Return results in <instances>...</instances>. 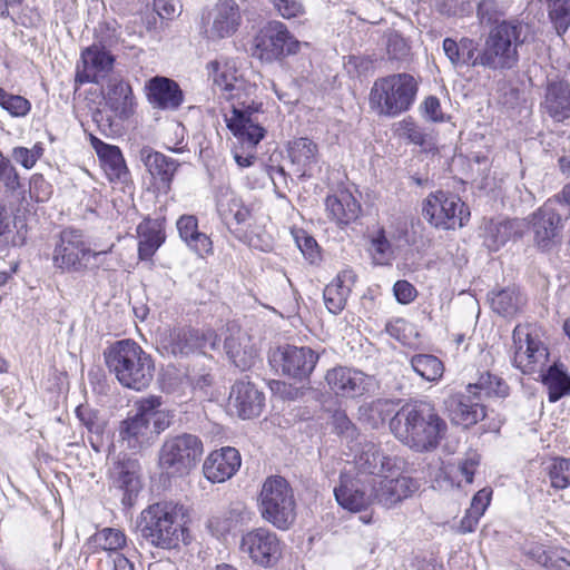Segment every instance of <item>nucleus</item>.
Returning a JSON list of instances; mask_svg holds the SVG:
<instances>
[{
	"mask_svg": "<svg viewBox=\"0 0 570 570\" xmlns=\"http://www.w3.org/2000/svg\"><path fill=\"white\" fill-rule=\"evenodd\" d=\"M208 69L215 88L232 104L230 114L225 115L227 128L235 137L255 146L266 132L259 121L262 104L253 99L256 86L244 78L233 60L212 61Z\"/></svg>",
	"mask_w": 570,
	"mask_h": 570,
	"instance_id": "1",
	"label": "nucleus"
},
{
	"mask_svg": "<svg viewBox=\"0 0 570 570\" xmlns=\"http://www.w3.org/2000/svg\"><path fill=\"white\" fill-rule=\"evenodd\" d=\"M390 428L395 438L412 450L429 452L438 448L446 423L430 403L419 402L397 411Z\"/></svg>",
	"mask_w": 570,
	"mask_h": 570,
	"instance_id": "2",
	"label": "nucleus"
},
{
	"mask_svg": "<svg viewBox=\"0 0 570 570\" xmlns=\"http://www.w3.org/2000/svg\"><path fill=\"white\" fill-rule=\"evenodd\" d=\"M104 357L107 368L124 387L142 391L153 382L154 360L135 341L127 338L112 343L105 350Z\"/></svg>",
	"mask_w": 570,
	"mask_h": 570,
	"instance_id": "3",
	"label": "nucleus"
},
{
	"mask_svg": "<svg viewBox=\"0 0 570 570\" xmlns=\"http://www.w3.org/2000/svg\"><path fill=\"white\" fill-rule=\"evenodd\" d=\"M114 244L106 248H91L79 229L65 228L58 235L52 250V265L61 273L83 274L99 268L111 269L106 256L111 252Z\"/></svg>",
	"mask_w": 570,
	"mask_h": 570,
	"instance_id": "4",
	"label": "nucleus"
},
{
	"mask_svg": "<svg viewBox=\"0 0 570 570\" xmlns=\"http://www.w3.org/2000/svg\"><path fill=\"white\" fill-rule=\"evenodd\" d=\"M186 510L174 502H158L141 512L142 535L154 546L171 549L184 540Z\"/></svg>",
	"mask_w": 570,
	"mask_h": 570,
	"instance_id": "5",
	"label": "nucleus"
},
{
	"mask_svg": "<svg viewBox=\"0 0 570 570\" xmlns=\"http://www.w3.org/2000/svg\"><path fill=\"white\" fill-rule=\"evenodd\" d=\"M417 94V82L410 73L377 78L370 91L368 104L379 116L396 117L407 111Z\"/></svg>",
	"mask_w": 570,
	"mask_h": 570,
	"instance_id": "6",
	"label": "nucleus"
},
{
	"mask_svg": "<svg viewBox=\"0 0 570 570\" xmlns=\"http://www.w3.org/2000/svg\"><path fill=\"white\" fill-rule=\"evenodd\" d=\"M262 518L279 530H287L296 519L294 491L286 479L269 476L259 493Z\"/></svg>",
	"mask_w": 570,
	"mask_h": 570,
	"instance_id": "7",
	"label": "nucleus"
},
{
	"mask_svg": "<svg viewBox=\"0 0 570 570\" xmlns=\"http://www.w3.org/2000/svg\"><path fill=\"white\" fill-rule=\"evenodd\" d=\"M522 26L513 21H502L489 32L481 50V66L490 69H511L518 60V47Z\"/></svg>",
	"mask_w": 570,
	"mask_h": 570,
	"instance_id": "8",
	"label": "nucleus"
},
{
	"mask_svg": "<svg viewBox=\"0 0 570 570\" xmlns=\"http://www.w3.org/2000/svg\"><path fill=\"white\" fill-rule=\"evenodd\" d=\"M203 442L194 434L167 436L158 452V465L168 475L187 474L203 455Z\"/></svg>",
	"mask_w": 570,
	"mask_h": 570,
	"instance_id": "9",
	"label": "nucleus"
},
{
	"mask_svg": "<svg viewBox=\"0 0 570 570\" xmlns=\"http://www.w3.org/2000/svg\"><path fill=\"white\" fill-rule=\"evenodd\" d=\"M301 42L281 21L267 22L254 39V55L264 61L279 60L299 51Z\"/></svg>",
	"mask_w": 570,
	"mask_h": 570,
	"instance_id": "10",
	"label": "nucleus"
},
{
	"mask_svg": "<svg viewBox=\"0 0 570 570\" xmlns=\"http://www.w3.org/2000/svg\"><path fill=\"white\" fill-rule=\"evenodd\" d=\"M422 212L431 225L442 229L462 227L470 216L460 197L442 190L431 193L426 197Z\"/></svg>",
	"mask_w": 570,
	"mask_h": 570,
	"instance_id": "11",
	"label": "nucleus"
},
{
	"mask_svg": "<svg viewBox=\"0 0 570 570\" xmlns=\"http://www.w3.org/2000/svg\"><path fill=\"white\" fill-rule=\"evenodd\" d=\"M397 473H384L379 478H371L372 503L391 509L412 497L419 490L420 484L416 480Z\"/></svg>",
	"mask_w": 570,
	"mask_h": 570,
	"instance_id": "12",
	"label": "nucleus"
},
{
	"mask_svg": "<svg viewBox=\"0 0 570 570\" xmlns=\"http://www.w3.org/2000/svg\"><path fill=\"white\" fill-rule=\"evenodd\" d=\"M239 550L256 564L269 568L282 557V542L277 534L266 528H256L240 538Z\"/></svg>",
	"mask_w": 570,
	"mask_h": 570,
	"instance_id": "13",
	"label": "nucleus"
},
{
	"mask_svg": "<svg viewBox=\"0 0 570 570\" xmlns=\"http://www.w3.org/2000/svg\"><path fill=\"white\" fill-rule=\"evenodd\" d=\"M513 365L524 374L541 371L548 360V350L533 337L528 325H518L513 330Z\"/></svg>",
	"mask_w": 570,
	"mask_h": 570,
	"instance_id": "14",
	"label": "nucleus"
},
{
	"mask_svg": "<svg viewBox=\"0 0 570 570\" xmlns=\"http://www.w3.org/2000/svg\"><path fill=\"white\" fill-rule=\"evenodd\" d=\"M242 22V12L235 0H218L205 18L204 32L210 40L232 37Z\"/></svg>",
	"mask_w": 570,
	"mask_h": 570,
	"instance_id": "15",
	"label": "nucleus"
},
{
	"mask_svg": "<svg viewBox=\"0 0 570 570\" xmlns=\"http://www.w3.org/2000/svg\"><path fill=\"white\" fill-rule=\"evenodd\" d=\"M317 361L318 354L311 347L294 345L278 347L271 358V362L281 367L284 375L299 381L312 374Z\"/></svg>",
	"mask_w": 570,
	"mask_h": 570,
	"instance_id": "16",
	"label": "nucleus"
},
{
	"mask_svg": "<svg viewBox=\"0 0 570 570\" xmlns=\"http://www.w3.org/2000/svg\"><path fill=\"white\" fill-rule=\"evenodd\" d=\"M224 335V350L229 361L240 371L253 367L258 358V350L250 335L234 322L226 325Z\"/></svg>",
	"mask_w": 570,
	"mask_h": 570,
	"instance_id": "17",
	"label": "nucleus"
},
{
	"mask_svg": "<svg viewBox=\"0 0 570 570\" xmlns=\"http://www.w3.org/2000/svg\"><path fill=\"white\" fill-rule=\"evenodd\" d=\"M354 464L357 470L356 475L379 478L384 473L399 472L402 460L396 456L384 455L376 443L365 441L360 443L354 458Z\"/></svg>",
	"mask_w": 570,
	"mask_h": 570,
	"instance_id": "18",
	"label": "nucleus"
},
{
	"mask_svg": "<svg viewBox=\"0 0 570 570\" xmlns=\"http://www.w3.org/2000/svg\"><path fill=\"white\" fill-rule=\"evenodd\" d=\"M563 206V202L559 197H556L547 200L533 213L531 224L534 240L540 248H549L554 237L558 235L559 229L562 227L560 207Z\"/></svg>",
	"mask_w": 570,
	"mask_h": 570,
	"instance_id": "19",
	"label": "nucleus"
},
{
	"mask_svg": "<svg viewBox=\"0 0 570 570\" xmlns=\"http://www.w3.org/2000/svg\"><path fill=\"white\" fill-rule=\"evenodd\" d=\"M371 478L342 473L338 487L334 488L337 503L345 510L357 512L372 504V494L366 492Z\"/></svg>",
	"mask_w": 570,
	"mask_h": 570,
	"instance_id": "20",
	"label": "nucleus"
},
{
	"mask_svg": "<svg viewBox=\"0 0 570 570\" xmlns=\"http://www.w3.org/2000/svg\"><path fill=\"white\" fill-rule=\"evenodd\" d=\"M325 381L328 389L337 396L357 397L368 391L371 377L358 370L336 366L327 371Z\"/></svg>",
	"mask_w": 570,
	"mask_h": 570,
	"instance_id": "21",
	"label": "nucleus"
},
{
	"mask_svg": "<svg viewBox=\"0 0 570 570\" xmlns=\"http://www.w3.org/2000/svg\"><path fill=\"white\" fill-rule=\"evenodd\" d=\"M150 403L137 402V411L135 414H129L119 426V438L128 449L140 450L147 446L153 439L151 426L148 425L147 416L148 411L151 409Z\"/></svg>",
	"mask_w": 570,
	"mask_h": 570,
	"instance_id": "22",
	"label": "nucleus"
},
{
	"mask_svg": "<svg viewBox=\"0 0 570 570\" xmlns=\"http://www.w3.org/2000/svg\"><path fill=\"white\" fill-rule=\"evenodd\" d=\"M218 347L217 335L214 331H206L202 335L193 328H175L165 342V348L174 355H189L196 351Z\"/></svg>",
	"mask_w": 570,
	"mask_h": 570,
	"instance_id": "23",
	"label": "nucleus"
},
{
	"mask_svg": "<svg viewBox=\"0 0 570 570\" xmlns=\"http://www.w3.org/2000/svg\"><path fill=\"white\" fill-rule=\"evenodd\" d=\"M229 405L244 420L259 416L265 405V395L253 383L237 381L229 393Z\"/></svg>",
	"mask_w": 570,
	"mask_h": 570,
	"instance_id": "24",
	"label": "nucleus"
},
{
	"mask_svg": "<svg viewBox=\"0 0 570 570\" xmlns=\"http://www.w3.org/2000/svg\"><path fill=\"white\" fill-rule=\"evenodd\" d=\"M242 459L235 448L225 446L213 451L203 465L204 475L213 483L225 482L240 468Z\"/></svg>",
	"mask_w": 570,
	"mask_h": 570,
	"instance_id": "25",
	"label": "nucleus"
},
{
	"mask_svg": "<svg viewBox=\"0 0 570 570\" xmlns=\"http://www.w3.org/2000/svg\"><path fill=\"white\" fill-rule=\"evenodd\" d=\"M445 407L453 423L470 426L485 417L481 400L474 399L473 393H454L445 400Z\"/></svg>",
	"mask_w": 570,
	"mask_h": 570,
	"instance_id": "26",
	"label": "nucleus"
},
{
	"mask_svg": "<svg viewBox=\"0 0 570 570\" xmlns=\"http://www.w3.org/2000/svg\"><path fill=\"white\" fill-rule=\"evenodd\" d=\"M146 90L149 102L159 109L177 110L184 101L179 85L167 77L156 76L149 79Z\"/></svg>",
	"mask_w": 570,
	"mask_h": 570,
	"instance_id": "27",
	"label": "nucleus"
},
{
	"mask_svg": "<svg viewBox=\"0 0 570 570\" xmlns=\"http://www.w3.org/2000/svg\"><path fill=\"white\" fill-rule=\"evenodd\" d=\"M102 169L110 181H125L129 175L125 158L119 147L108 145L95 136H90Z\"/></svg>",
	"mask_w": 570,
	"mask_h": 570,
	"instance_id": "28",
	"label": "nucleus"
},
{
	"mask_svg": "<svg viewBox=\"0 0 570 570\" xmlns=\"http://www.w3.org/2000/svg\"><path fill=\"white\" fill-rule=\"evenodd\" d=\"M328 217L340 226L356 220L361 214V205L348 190H341L328 196L325 202Z\"/></svg>",
	"mask_w": 570,
	"mask_h": 570,
	"instance_id": "29",
	"label": "nucleus"
},
{
	"mask_svg": "<svg viewBox=\"0 0 570 570\" xmlns=\"http://www.w3.org/2000/svg\"><path fill=\"white\" fill-rule=\"evenodd\" d=\"M355 282V272L352 269H344L325 287L323 296L325 306L330 313L336 315L344 309L351 288Z\"/></svg>",
	"mask_w": 570,
	"mask_h": 570,
	"instance_id": "30",
	"label": "nucleus"
},
{
	"mask_svg": "<svg viewBox=\"0 0 570 570\" xmlns=\"http://www.w3.org/2000/svg\"><path fill=\"white\" fill-rule=\"evenodd\" d=\"M139 159L151 176L159 178L163 185L169 188L179 164L149 146L139 150Z\"/></svg>",
	"mask_w": 570,
	"mask_h": 570,
	"instance_id": "31",
	"label": "nucleus"
},
{
	"mask_svg": "<svg viewBox=\"0 0 570 570\" xmlns=\"http://www.w3.org/2000/svg\"><path fill=\"white\" fill-rule=\"evenodd\" d=\"M112 484L129 497L140 488V464L137 459L119 458L110 469Z\"/></svg>",
	"mask_w": 570,
	"mask_h": 570,
	"instance_id": "32",
	"label": "nucleus"
},
{
	"mask_svg": "<svg viewBox=\"0 0 570 570\" xmlns=\"http://www.w3.org/2000/svg\"><path fill=\"white\" fill-rule=\"evenodd\" d=\"M176 226L181 240L197 255L204 256L212 252L213 243L207 234L198 229L196 216L183 215Z\"/></svg>",
	"mask_w": 570,
	"mask_h": 570,
	"instance_id": "33",
	"label": "nucleus"
},
{
	"mask_svg": "<svg viewBox=\"0 0 570 570\" xmlns=\"http://www.w3.org/2000/svg\"><path fill=\"white\" fill-rule=\"evenodd\" d=\"M543 108L556 121L568 119L570 117V85L563 81L549 83Z\"/></svg>",
	"mask_w": 570,
	"mask_h": 570,
	"instance_id": "34",
	"label": "nucleus"
},
{
	"mask_svg": "<svg viewBox=\"0 0 570 570\" xmlns=\"http://www.w3.org/2000/svg\"><path fill=\"white\" fill-rule=\"evenodd\" d=\"M287 153L299 177L311 176L309 170L318 160L317 145L306 137L288 142Z\"/></svg>",
	"mask_w": 570,
	"mask_h": 570,
	"instance_id": "35",
	"label": "nucleus"
},
{
	"mask_svg": "<svg viewBox=\"0 0 570 570\" xmlns=\"http://www.w3.org/2000/svg\"><path fill=\"white\" fill-rule=\"evenodd\" d=\"M216 207L219 217L226 225L235 222L237 225L245 223L249 217V210L229 187H220L216 194Z\"/></svg>",
	"mask_w": 570,
	"mask_h": 570,
	"instance_id": "36",
	"label": "nucleus"
},
{
	"mask_svg": "<svg viewBox=\"0 0 570 570\" xmlns=\"http://www.w3.org/2000/svg\"><path fill=\"white\" fill-rule=\"evenodd\" d=\"M106 102L120 118L127 119L134 112V96L131 87L119 78L109 79Z\"/></svg>",
	"mask_w": 570,
	"mask_h": 570,
	"instance_id": "37",
	"label": "nucleus"
},
{
	"mask_svg": "<svg viewBox=\"0 0 570 570\" xmlns=\"http://www.w3.org/2000/svg\"><path fill=\"white\" fill-rule=\"evenodd\" d=\"M489 299L493 312L504 317L515 315L524 304V298L515 286L492 291Z\"/></svg>",
	"mask_w": 570,
	"mask_h": 570,
	"instance_id": "38",
	"label": "nucleus"
},
{
	"mask_svg": "<svg viewBox=\"0 0 570 570\" xmlns=\"http://www.w3.org/2000/svg\"><path fill=\"white\" fill-rule=\"evenodd\" d=\"M86 71L91 73L92 81L99 82L104 79L114 65V57L106 49L96 43L87 48L82 55Z\"/></svg>",
	"mask_w": 570,
	"mask_h": 570,
	"instance_id": "39",
	"label": "nucleus"
},
{
	"mask_svg": "<svg viewBox=\"0 0 570 570\" xmlns=\"http://www.w3.org/2000/svg\"><path fill=\"white\" fill-rule=\"evenodd\" d=\"M138 255L140 259H149L165 242V234L156 222H144L138 225Z\"/></svg>",
	"mask_w": 570,
	"mask_h": 570,
	"instance_id": "40",
	"label": "nucleus"
},
{
	"mask_svg": "<svg viewBox=\"0 0 570 570\" xmlns=\"http://www.w3.org/2000/svg\"><path fill=\"white\" fill-rule=\"evenodd\" d=\"M76 415L89 433L88 440L91 448L96 452H100L105 444L106 421L96 411L83 405L76 409Z\"/></svg>",
	"mask_w": 570,
	"mask_h": 570,
	"instance_id": "41",
	"label": "nucleus"
},
{
	"mask_svg": "<svg viewBox=\"0 0 570 570\" xmlns=\"http://www.w3.org/2000/svg\"><path fill=\"white\" fill-rule=\"evenodd\" d=\"M479 464L480 455L475 451H470L459 460L458 464H449L445 468L446 480L456 487H461L462 481L470 484Z\"/></svg>",
	"mask_w": 570,
	"mask_h": 570,
	"instance_id": "42",
	"label": "nucleus"
},
{
	"mask_svg": "<svg viewBox=\"0 0 570 570\" xmlns=\"http://www.w3.org/2000/svg\"><path fill=\"white\" fill-rule=\"evenodd\" d=\"M487 230L485 242L492 250H497L512 237L522 235L521 223L517 219L492 222Z\"/></svg>",
	"mask_w": 570,
	"mask_h": 570,
	"instance_id": "43",
	"label": "nucleus"
},
{
	"mask_svg": "<svg viewBox=\"0 0 570 570\" xmlns=\"http://www.w3.org/2000/svg\"><path fill=\"white\" fill-rule=\"evenodd\" d=\"M466 391L473 393L474 399L482 401L483 396H507L509 386L502 379L485 372L475 383L469 384Z\"/></svg>",
	"mask_w": 570,
	"mask_h": 570,
	"instance_id": "44",
	"label": "nucleus"
},
{
	"mask_svg": "<svg viewBox=\"0 0 570 570\" xmlns=\"http://www.w3.org/2000/svg\"><path fill=\"white\" fill-rule=\"evenodd\" d=\"M542 377L550 402H557L570 393V376L562 366L557 364L550 366Z\"/></svg>",
	"mask_w": 570,
	"mask_h": 570,
	"instance_id": "45",
	"label": "nucleus"
},
{
	"mask_svg": "<svg viewBox=\"0 0 570 570\" xmlns=\"http://www.w3.org/2000/svg\"><path fill=\"white\" fill-rule=\"evenodd\" d=\"M413 371L429 382L439 381L444 372L443 363L432 354H416L411 357Z\"/></svg>",
	"mask_w": 570,
	"mask_h": 570,
	"instance_id": "46",
	"label": "nucleus"
},
{
	"mask_svg": "<svg viewBox=\"0 0 570 570\" xmlns=\"http://www.w3.org/2000/svg\"><path fill=\"white\" fill-rule=\"evenodd\" d=\"M242 521V512L238 509L223 511L208 520V529L213 535L224 539Z\"/></svg>",
	"mask_w": 570,
	"mask_h": 570,
	"instance_id": "47",
	"label": "nucleus"
},
{
	"mask_svg": "<svg viewBox=\"0 0 570 570\" xmlns=\"http://www.w3.org/2000/svg\"><path fill=\"white\" fill-rule=\"evenodd\" d=\"M368 252L375 265H386L393 258V249L385 235L384 228L380 227L370 238Z\"/></svg>",
	"mask_w": 570,
	"mask_h": 570,
	"instance_id": "48",
	"label": "nucleus"
},
{
	"mask_svg": "<svg viewBox=\"0 0 570 570\" xmlns=\"http://www.w3.org/2000/svg\"><path fill=\"white\" fill-rule=\"evenodd\" d=\"M139 403H150L153 404L151 409H149V413L147 419L148 425L150 426V423L153 422V435L160 434L163 431H165L167 428H169L171 423V416L168 412L160 410V406L163 404L161 397L159 396H148L144 397L139 401Z\"/></svg>",
	"mask_w": 570,
	"mask_h": 570,
	"instance_id": "49",
	"label": "nucleus"
},
{
	"mask_svg": "<svg viewBox=\"0 0 570 570\" xmlns=\"http://www.w3.org/2000/svg\"><path fill=\"white\" fill-rule=\"evenodd\" d=\"M548 14L559 35L570 27V0H547Z\"/></svg>",
	"mask_w": 570,
	"mask_h": 570,
	"instance_id": "50",
	"label": "nucleus"
},
{
	"mask_svg": "<svg viewBox=\"0 0 570 570\" xmlns=\"http://www.w3.org/2000/svg\"><path fill=\"white\" fill-rule=\"evenodd\" d=\"M92 540L98 548L114 554L126 546L124 532L114 528H104L94 534Z\"/></svg>",
	"mask_w": 570,
	"mask_h": 570,
	"instance_id": "51",
	"label": "nucleus"
},
{
	"mask_svg": "<svg viewBox=\"0 0 570 570\" xmlns=\"http://www.w3.org/2000/svg\"><path fill=\"white\" fill-rule=\"evenodd\" d=\"M548 474L554 489L568 488L570 485V459H553L549 465Z\"/></svg>",
	"mask_w": 570,
	"mask_h": 570,
	"instance_id": "52",
	"label": "nucleus"
},
{
	"mask_svg": "<svg viewBox=\"0 0 570 570\" xmlns=\"http://www.w3.org/2000/svg\"><path fill=\"white\" fill-rule=\"evenodd\" d=\"M0 106L13 117H23L31 108L26 98L9 94L3 88H0Z\"/></svg>",
	"mask_w": 570,
	"mask_h": 570,
	"instance_id": "53",
	"label": "nucleus"
},
{
	"mask_svg": "<svg viewBox=\"0 0 570 570\" xmlns=\"http://www.w3.org/2000/svg\"><path fill=\"white\" fill-rule=\"evenodd\" d=\"M399 134L414 145L429 147L432 144V137L411 119H404L400 122Z\"/></svg>",
	"mask_w": 570,
	"mask_h": 570,
	"instance_id": "54",
	"label": "nucleus"
},
{
	"mask_svg": "<svg viewBox=\"0 0 570 570\" xmlns=\"http://www.w3.org/2000/svg\"><path fill=\"white\" fill-rule=\"evenodd\" d=\"M95 36L101 48H110L119 41V24L115 20L100 22L96 28Z\"/></svg>",
	"mask_w": 570,
	"mask_h": 570,
	"instance_id": "55",
	"label": "nucleus"
},
{
	"mask_svg": "<svg viewBox=\"0 0 570 570\" xmlns=\"http://www.w3.org/2000/svg\"><path fill=\"white\" fill-rule=\"evenodd\" d=\"M0 180L10 190L20 187L19 175L9 158L0 151Z\"/></svg>",
	"mask_w": 570,
	"mask_h": 570,
	"instance_id": "56",
	"label": "nucleus"
},
{
	"mask_svg": "<svg viewBox=\"0 0 570 570\" xmlns=\"http://www.w3.org/2000/svg\"><path fill=\"white\" fill-rule=\"evenodd\" d=\"M460 48H461V55L463 59L464 66H481V52H478V43L470 38H461L460 39Z\"/></svg>",
	"mask_w": 570,
	"mask_h": 570,
	"instance_id": "57",
	"label": "nucleus"
},
{
	"mask_svg": "<svg viewBox=\"0 0 570 570\" xmlns=\"http://www.w3.org/2000/svg\"><path fill=\"white\" fill-rule=\"evenodd\" d=\"M236 138L238 139L239 144L242 145L240 146L242 150H238V149L234 150V159H235L236 164L240 168H246V167L252 166L254 164V161L256 160L255 148L258 145V142L255 146H249V144L247 141H244L243 139H240V137H236Z\"/></svg>",
	"mask_w": 570,
	"mask_h": 570,
	"instance_id": "58",
	"label": "nucleus"
},
{
	"mask_svg": "<svg viewBox=\"0 0 570 570\" xmlns=\"http://www.w3.org/2000/svg\"><path fill=\"white\" fill-rule=\"evenodd\" d=\"M333 425L335 431L346 439L353 440L356 435V428L345 412L336 411L333 414Z\"/></svg>",
	"mask_w": 570,
	"mask_h": 570,
	"instance_id": "59",
	"label": "nucleus"
},
{
	"mask_svg": "<svg viewBox=\"0 0 570 570\" xmlns=\"http://www.w3.org/2000/svg\"><path fill=\"white\" fill-rule=\"evenodd\" d=\"M279 14L286 19L297 17L303 12V6L299 0H273Z\"/></svg>",
	"mask_w": 570,
	"mask_h": 570,
	"instance_id": "60",
	"label": "nucleus"
},
{
	"mask_svg": "<svg viewBox=\"0 0 570 570\" xmlns=\"http://www.w3.org/2000/svg\"><path fill=\"white\" fill-rule=\"evenodd\" d=\"M393 292L401 304H409L416 297L415 287L407 281H397L393 286Z\"/></svg>",
	"mask_w": 570,
	"mask_h": 570,
	"instance_id": "61",
	"label": "nucleus"
},
{
	"mask_svg": "<svg viewBox=\"0 0 570 570\" xmlns=\"http://www.w3.org/2000/svg\"><path fill=\"white\" fill-rule=\"evenodd\" d=\"M499 9L494 0H482L478 6V17L481 22L492 23L498 20Z\"/></svg>",
	"mask_w": 570,
	"mask_h": 570,
	"instance_id": "62",
	"label": "nucleus"
},
{
	"mask_svg": "<svg viewBox=\"0 0 570 570\" xmlns=\"http://www.w3.org/2000/svg\"><path fill=\"white\" fill-rule=\"evenodd\" d=\"M443 51L453 67L464 66L460 42L452 38H445L443 40Z\"/></svg>",
	"mask_w": 570,
	"mask_h": 570,
	"instance_id": "63",
	"label": "nucleus"
},
{
	"mask_svg": "<svg viewBox=\"0 0 570 570\" xmlns=\"http://www.w3.org/2000/svg\"><path fill=\"white\" fill-rule=\"evenodd\" d=\"M422 108H423V115L426 119L434 121V122L443 120V112L441 110V104L436 97H434V96L428 97L424 100Z\"/></svg>",
	"mask_w": 570,
	"mask_h": 570,
	"instance_id": "64",
	"label": "nucleus"
}]
</instances>
